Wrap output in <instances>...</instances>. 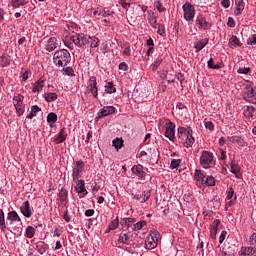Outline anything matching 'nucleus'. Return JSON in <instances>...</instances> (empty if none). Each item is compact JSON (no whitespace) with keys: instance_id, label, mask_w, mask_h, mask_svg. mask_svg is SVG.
Returning <instances> with one entry per match:
<instances>
[{"instance_id":"473e14b6","label":"nucleus","mask_w":256,"mask_h":256,"mask_svg":"<svg viewBox=\"0 0 256 256\" xmlns=\"http://www.w3.org/2000/svg\"><path fill=\"white\" fill-rule=\"evenodd\" d=\"M35 227L33 226H28L26 227V232H25V237H27V239H33L35 237Z\"/></svg>"},{"instance_id":"a18cd8bd","label":"nucleus","mask_w":256,"mask_h":256,"mask_svg":"<svg viewBox=\"0 0 256 256\" xmlns=\"http://www.w3.org/2000/svg\"><path fill=\"white\" fill-rule=\"evenodd\" d=\"M109 231H115V229H118L119 227V217H116L114 220L110 222L108 225Z\"/></svg>"},{"instance_id":"9d476101","label":"nucleus","mask_w":256,"mask_h":256,"mask_svg":"<svg viewBox=\"0 0 256 256\" xmlns=\"http://www.w3.org/2000/svg\"><path fill=\"white\" fill-rule=\"evenodd\" d=\"M88 91L91 93L94 99H98L99 97V87H97V77L91 76L88 81Z\"/></svg>"},{"instance_id":"72a5a7b5","label":"nucleus","mask_w":256,"mask_h":256,"mask_svg":"<svg viewBox=\"0 0 256 256\" xmlns=\"http://www.w3.org/2000/svg\"><path fill=\"white\" fill-rule=\"evenodd\" d=\"M62 73L63 75H67L68 77H75V70H73V67L65 66L62 67Z\"/></svg>"},{"instance_id":"8fccbe9b","label":"nucleus","mask_w":256,"mask_h":256,"mask_svg":"<svg viewBox=\"0 0 256 256\" xmlns=\"http://www.w3.org/2000/svg\"><path fill=\"white\" fill-rule=\"evenodd\" d=\"M237 73H239V75H249V73H251V68L250 67H239V69L237 70Z\"/></svg>"},{"instance_id":"4be33fe9","label":"nucleus","mask_w":256,"mask_h":256,"mask_svg":"<svg viewBox=\"0 0 256 256\" xmlns=\"http://www.w3.org/2000/svg\"><path fill=\"white\" fill-rule=\"evenodd\" d=\"M67 139V130L65 128H61L57 137L54 139L56 145L63 143Z\"/></svg>"},{"instance_id":"bb28decb","label":"nucleus","mask_w":256,"mask_h":256,"mask_svg":"<svg viewBox=\"0 0 256 256\" xmlns=\"http://www.w3.org/2000/svg\"><path fill=\"white\" fill-rule=\"evenodd\" d=\"M57 45V38L51 37L47 41L46 51H48V53H51V51H55L57 49Z\"/></svg>"},{"instance_id":"e2e57ef3","label":"nucleus","mask_w":256,"mask_h":256,"mask_svg":"<svg viewBox=\"0 0 256 256\" xmlns=\"http://www.w3.org/2000/svg\"><path fill=\"white\" fill-rule=\"evenodd\" d=\"M250 245L256 249V232L250 236Z\"/></svg>"},{"instance_id":"2eb2a0df","label":"nucleus","mask_w":256,"mask_h":256,"mask_svg":"<svg viewBox=\"0 0 256 256\" xmlns=\"http://www.w3.org/2000/svg\"><path fill=\"white\" fill-rule=\"evenodd\" d=\"M74 183H77L75 186V190L77 191L78 195H81L80 197H85L87 195V189L85 188V180H77L74 181Z\"/></svg>"},{"instance_id":"1a4fd4ad","label":"nucleus","mask_w":256,"mask_h":256,"mask_svg":"<svg viewBox=\"0 0 256 256\" xmlns=\"http://www.w3.org/2000/svg\"><path fill=\"white\" fill-rule=\"evenodd\" d=\"M137 237V234L135 233H130V232H126V233H120L119 237H118V243L122 244V245H131V243H133V241H135V238Z\"/></svg>"},{"instance_id":"7c9ffc66","label":"nucleus","mask_w":256,"mask_h":256,"mask_svg":"<svg viewBox=\"0 0 256 256\" xmlns=\"http://www.w3.org/2000/svg\"><path fill=\"white\" fill-rule=\"evenodd\" d=\"M39 111H41V108H39V106H37V105L32 106L31 111H30V113H28L26 118L33 119V117H37V113H39Z\"/></svg>"},{"instance_id":"4d7b16f0","label":"nucleus","mask_w":256,"mask_h":256,"mask_svg":"<svg viewBox=\"0 0 256 256\" xmlns=\"http://www.w3.org/2000/svg\"><path fill=\"white\" fill-rule=\"evenodd\" d=\"M156 29H158L157 30L158 35H161V37H165V35H166L165 34V26H163L162 24H159Z\"/></svg>"},{"instance_id":"c756f323","label":"nucleus","mask_w":256,"mask_h":256,"mask_svg":"<svg viewBox=\"0 0 256 256\" xmlns=\"http://www.w3.org/2000/svg\"><path fill=\"white\" fill-rule=\"evenodd\" d=\"M255 111V106H247V108L244 110V117H247V119H253Z\"/></svg>"},{"instance_id":"09e8293b","label":"nucleus","mask_w":256,"mask_h":256,"mask_svg":"<svg viewBox=\"0 0 256 256\" xmlns=\"http://www.w3.org/2000/svg\"><path fill=\"white\" fill-rule=\"evenodd\" d=\"M208 68L209 69H221V65L215 64V61L213 58H210L207 62Z\"/></svg>"},{"instance_id":"39448f33","label":"nucleus","mask_w":256,"mask_h":256,"mask_svg":"<svg viewBox=\"0 0 256 256\" xmlns=\"http://www.w3.org/2000/svg\"><path fill=\"white\" fill-rule=\"evenodd\" d=\"M200 165L203 169H211V167H215V159L213 153L204 150L200 156Z\"/></svg>"},{"instance_id":"4c0bfd02","label":"nucleus","mask_w":256,"mask_h":256,"mask_svg":"<svg viewBox=\"0 0 256 256\" xmlns=\"http://www.w3.org/2000/svg\"><path fill=\"white\" fill-rule=\"evenodd\" d=\"M0 229L3 232L7 229V225H5V212H3V209H0Z\"/></svg>"},{"instance_id":"dca6fc26","label":"nucleus","mask_w":256,"mask_h":256,"mask_svg":"<svg viewBox=\"0 0 256 256\" xmlns=\"http://www.w3.org/2000/svg\"><path fill=\"white\" fill-rule=\"evenodd\" d=\"M117 109L114 106H104L99 112L98 117H109V115H113Z\"/></svg>"},{"instance_id":"a878e982","label":"nucleus","mask_w":256,"mask_h":256,"mask_svg":"<svg viewBox=\"0 0 256 256\" xmlns=\"http://www.w3.org/2000/svg\"><path fill=\"white\" fill-rule=\"evenodd\" d=\"M11 65V56L7 53H3L0 56V67L5 68Z\"/></svg>"},{"instance_id":"13d9d810","label":"nucleus","mask_w":256,"mask_h":256,"mask_svg":"<svg viewBox=\"0 0 256 256\" xmlns=\"http://www.w3.org/2000/svg\"><path fill=\"white\" fill-rule=\"evenodd\" d=\"M247 45H256V34H253L247 39Z\"/></svg>"},{"instance_id":"aec40b11","label":"nucleus","mask_w":256,"mask_h":256,"mask_svg":"<svg viewBox=\"0 0 256 256\" xmlns=\"http://www.w3.org/2000/svg\"><path fill=\"white\" fill-rule=\"evenodd\" d=\"M221 225V220L215 219L210 226V237L211 239H216L217 237V231L219 229V226Z\"/></svg>"},{"instance_id":"49530a36","label":"nucleus","mask_w":256,"mask_h":256,"mask_svg":"<svg viewBox=\"0 0 256 256\" xmlns=\"http://www.w3.org/2000/svg\"><path fill=\"white\" fill-rule=\"evenodd\" d=\"M154 7L159 13H165V11H167V8H165L163 3H161V0L154 2Z\"/></svg>"},{"instance_id":"b1692460","label":"nucleus","mask_w":256,"mask_h":256,"mask_svg":"<svg viewBox=\"0 0 256 256\" xmlns=\"http://www.w3.org/2000/svg\"><path fill=\"white\" fill-rule=\"evenodd\" d=\"M43 87H45V80L40 78L33 84L32 93H41Z\"/></svg>"},{"instance_id":"cd10ccee","label":"nucleus","mask_w":256,"mask_h":256,"mask_svg":"<svg viewBox=\"0 0 256 256\" xmlns=\"http://www.w3.org/2000/svg\"><path fill=\"white\" fill-rule=\"evenodd\" d=\"M208 43H209V38H204L202 40H199L198 42H195L194 49H196V53H199V51H202V49H205Z\"/></svg>"},{"instance_id":"680f3d73","label":"nucleus","mask_w":256,"mask_h":256,"mask_svg":"<svg viewBox=\"0 0 256 256\" xmlns=\"http://www.w3.org/2000/svg\"><path fill=\"white\" fill-rule=\"evenodd\" d=\"M98 15H101L102 17H109V15H111V12L109 11V9L104 8L98 13Z\"/></svg>"},{"instance_id":"393cba45","label":"nucleus","mask_w":256,"mask_h":256,"mask_svg":"<svg viewBox=\"0 0 256 256\" xmlns=\"http://www.w3.org/2000/svg\"><path fill=\"white\" fill-rule=\"evenodd\" d=\"M240 256H256V248L253 246L242 247L240 250Z\"/></svg>"},{"instance_id":"5fc2aeb1","label":"nucleus","mask_w":256,"mask_h":256,"mask_svg":"<svg viewBox=\"0 0 256 256\" xmlns=\"http://www.w3.org/2000/svg\"><path fill=\"white\" fill-rule=\"evenodd\" d=\"M179 165H181V159H172L170 164L172 169H178Z\"/></svg>"},{"instance_id":"f704fd0d","label":"nucleus","mask_w":256,"mask_h":256,"mask_svg":"<svg viewBox=\"0 0 256 256\" xmlns=\"http://www.w3.org/2000/svg\"><path fill=\"white\" fill-rule=\"evenodd\" d=\"M7 219L9 221H18V222H21V217H19V214H17V211H11L8 213V216H7Z\"/></svg>"},{"instance_id":"423d86ee","label":"nucleus","mask_w":256,"mask_h":256,"mask_svg":"<svg viewBox=\"0 0 256 256\" xmlns=\"http://www.w3.org/2000/svg\"><path fill=\"white\" fill-rule=\"evenodd\" d=\"M161 237V234L157 230H152L150 235L145 240V248L146 249H155L157 245L159 244V238Z\"/></svg>"},{"instance_id":"6e6d98bb","label":"nucleus","mask_w":256,"mask_h":256,"mask_svg":"<svg viewBox=\"0 0 256 256\" xmlns=\"http://www.w3.org/2000/svg\"><path fill=\"white\" fill-rule=\"evenodd\" d=\"M126 0H118L119 5L126 11H129V7H131V3L125 2Z\"/></svg>"},{"instance_id":"7ed1b4c3","label":"nucleus","mask_w":256,"mask_h":256,"mask_svg":"<svg viewBox=\"0 0 256 256\" xmlns=\"http://www.w3.org/2000/svg\"><path fill=\"white\" fill-rule=\"evenodd\" d=\"M178 138L181 139V141H184V147H193V145L195 144V138L193 137V129H191V127H179Z\"/></svg>"},{"instance_id":"de8ad7c7","label":"nucleus","mask_w":256,"mask_h":256,"mask_svg":"<svg viewBox=\"0 0 256 256\" xmlns=\"http://www.w3.org/2000/svg\"><path fill=\"white\" fill-rule=\"evenodd\" d=\"M29 75H31V70H26L24 68L21 69L20 77L22 78V81H27V79H29Z\"/></svg>"},{"instance_id":"3c124183","label":"nucleus","mask_w":256,"mask_h":256,"mask_svg":"<svg viewBox=\"0 0 256 256\" xmlns=\"http://www.w3.org/2000/svg\"><path fill=\"white\" fill-rule=\"evenodd\" d=\"M48 123H57V115L55 112H50L47 116Z\"/></svg>"},{"instance_id":"6e6552de","label":"nucleus","mask_w":256,"mask_h":256,"mask_svg":"<svg viewBox=\"0 0 256 256\" xmlns=\"http://www.w3.org/2000/svg\"><path fill=\"white\" fill-rule=\"evenodd\" d=\"M182 9L184 11L185 21L192 24L195 19V7H193V5L190 3H186L182 6Z\"/></svg>"},{"instance_id":"774afa93","label":"nucleus","mask_w":256,"mask_h":256,"mask_svg":"<svg viewBox=\"0 0 256 256\" xmlns=\"http://www.w3.org/2000/svg\"><path fill=\"white\" fill-rule=\"evenodd\" d=\"M227 25L228 27H235V19H233V17H229Z\"/></svg>"},{"instance_id":"338daca9","label":"nucleus","mask_w":256,"mask_h":256,"mask_svg":"<svg viewBox=\"0 0 256 256\" xmlns=\"http://www.w3.org/2000/svg\"><path fill=\"white\" fill-rule=\"evenodd\" d=\"M225 237H227V231L223 230L220 234V237H219V243H223V241H225Z\"/></svg>"},{"instance_id":"37998d69","label":"nucleus","mask_w":256,"mask_h":256,"mask_svg":"<svg viewBox=\"0 0 256 256\" xmlns=\"http://www.w3.org/2000/svg\"><path fill=\"white\" fill-rule=\"evenodd\" d=\"M112 145H113V147H115V150H116V151H119V149H121V147H123V139H121V138H115V139L112 141Z\"/></svg>"},{"instance_id":"20e7f679","label":"nucleus","mask_w":256,"mask_h":256,"mask_svg":"<svg viewBox=\"0 0 256 256\" xmlns=\"http://www.w3.org/2000/svg\"><path fill=\"white\" fill-rule=\"evenodd\" d=\"M244 89L242 92V97L244 101H247V103H252L253 105L256 104V91L253 89V86H251V82L249 80H246V84H243Z\"/></svg>"},{"instance_id":"c03bdc74","label":"nucleus","mask_w":256,"mask_h":256,"mask_svg":"<svg viewBox=\"0 0 256 256\" xmlns=\"http://www.w3.org/2000/svg\"><path fill=\"white\" fill-rule=\"evenodd\" d=\"M206 187H215V177L208 176L206 177L204 184Z\"/></svg>"},{"instance_id":"864d4df0","label":"nucleus","mask_w":256,"mask_h":256,"mask_svg":"<svg viewBox=\"0 0 256 256\" xmlns=\"http://www.w3.org/2000/svg\"><path fill=\"white\" fill-rule=\"evenodd\" d=\"M148 21H149L151 27H153V29H157V27L159 25V23H157V17L152 16V17L148 18Z\"/></svg>"},{"instance_id":"4468645a","label":"nucleus","mask_w":256,"mask_h":256,"mask_svg":"<svg viewBox=\"0 0 256 256\" xmlns=\"http://www.w3.org/2000/svg\"><path fill=\"white\" fill-rule=\"evenodd\" d=\"M20 212L24 217L29 219L33 215V210L31 209V204L29 201H25L21 206H20Z\"/></svg>"},{"instance_id":"f8f14e48","label":"nucleus","mask_w":256,"mask_h":256,"mask_svg":"<svg viewBox=\"0 0 256 256\" xmlns=\"http://www.w3.org/2000/svg\"><path fill=\"white\" fill-rule=\"evenodd\" d=\"M195 24L198 27V29H203L204 31H208V29H211V23L207 22V19L203 14H199L196 17Z\"/></svg>"},{"instance_id":"c9c22d12","label":"nucleus","mask_w":256,"mask_h":256,"mask_svg":"<svg viewBox=\"0 0 256 256\" xmlns=\"http://www.w3.org/2000/svg\"><path fill=\"white\" fill-rule=\"evenodd\" d=\"M229 45L230 47H241V41L239 40V38H237V36L233 35L230 39H229Z\"/></svg>"},{"instance_id":"ddd939ff","label":"nucleus","mask_w":256,"mask_h":256,"mask_svg":"<svg viewBox=\"0 0 256 256\" xmlns=\"http://www.w3.org/2000/svg\"><path fill=\"white\" fill-rule=\"evenodd\" d=\"M165 137L169 139L170 141H175V123L168 120V123H166V131H165Z\"/></svg>"},{"instance_id":"6ab92c4d","label":"nucleus","mask_w":256,"mask_h":256,"mask_svg":"<svg viewBox=\"0 0 256 256\" xmlns=\"http://www.w3.org/2000/svg\"><path fill=\"white\" fill-rule=\"evenodd\" d=\"M69 195V192L65 188H61V190L58 193L59 201L61 202V205L64 207H67V204L69 203V199L67 198Z\"/></svg>"},{"instance_id":"ea45409f","label":"nucleus","mask_w":256,"mask_h":256,"mask_svg":"<svg viewBox=\"0 0 256 256\" xmlns=\"http://www.w3.org/2000/svg\"><path fill=\"white\" fill-rule=\"evenodd\" d=\"M105 91L111 95V93H117V88H115V84H113V82H108L105 85Z\"/></svg>"},{"instance_id":"412c9836","label":"nucleus","mask_w":256,"mask_h":256,"mask_svg":"<svg viewBox=\"0 0 256 256\" xmlns=\"http://www.w3.org/2000/svg\"><path fill=\"white\" fill-rule=\"evenodd\" d=\"M151 197V190L144 191L142 194L134 195V199L136 201H140V203H145V201H149Z\"/></svg>"},{"instance_id":"79ce46f5","label":"nucleus","mask_w":256,"mask_h":256,"mask_svg":"<svg viewBox=\"0 0 256 256\" xmlns=\"http://www.w3.org/2000/svg\"><path fill=\"white\" fill-rule=\"evenodd\" d=\"M45 101H47V103H53V101H57V93H47L45 95Z\"/></svg>"},{"instance_id":"58836bf2","label":"nucleus","mask_w":256,"mask_h":256,"mask_svg":"<svg viewBox=\"0 0 256 256\" xmlns=\"http://www.w3.org/2000/svg\"><path fill=\"white\" fill-rule=\"evenodd\" d=\"M121 47L124 49L123 55L130 57L131 56V44L129 42H124Z\"/></svg>"},{"instance_id":"0eeeda50","label":"nucleus","mask_w":256,"mask_h":256,"mask_svg":"<svg viewBox=\"0 0 256 256\" xmlns=\"http://www.w3.org/2000/svg\"><path fill=\"white\" fill-rule=\"evenodd\" d=\"M23 99H25L24 95L19 93H15L13 97L14 107L18 117H21L25 113V104H23Z\"/></svg>"},{"instance_id":"bf43d9fd","label":"nucleus","mask_w":256,"mask_h":256,"mask_svg":"<svg viewBox=\"0 0 256 256\" xmlns=\"http://www.w3.org/2000/svg\"><path fill=\"white\" fill-rule=\"evenodd\" d=\"M205 127L208 129V131H215V124L211 121L205 122Z\"/></svg>"},{"instance_id":"a19ab883","label":"nucleus","mask_w":256,"mask_h":256,"mask_svg":"<svg viewBox=\"0 0 256 256\" xmlns=\"http://www.w3.org/2000/svg\"><path fill=\"white\" fill-rule=\"evenodd\" d=\"M147 225V222L145 220L138 221L136 224L133 225L132 231H141L143 227Z\"/></svg>"},{"instance_id":"69168bd1","label":"nucleus","mask_w":256,"mask_h":256,"mask_svg":"<svg viewBox=\"0 0 256 256\" xmlns=\"http://www.w3.org/2000/svg\"><path fill=\"white\" fill-rule=\"evenodd\" d=\"M63 219H64V221H66V223H69L71 221V215H69V211L68 210H66L64 212Z\"/></svg>"},{"instance_id":"0e129e2a","label":"nucleus","mask_w":256,"mask_h":256,"mask_svg":"<svg viewBox=\"0 0 256 256\" xmlns=\"http://www.w3.org/2000/svg\"><path fill=\"white\" fill-rule=\"evenodd\" d=\"M233 195H235V190H233V187H230L229 190L227 191V199H233Z\"/></svg>"},{"instance_id":"052dcab7","label":"nucleus","mask_w":256,"mask_h":256,"mask_svg":"<svg viewBox=\"0 0 256 256\" xmlns=\"http://www.w3.org/2000/svg\"><path fill=\"white\" fill-rule=\"evenodd\" d=\"M118 69L120 71H128L129 70V65H127L125 62H121L118 66Z\"/></svg>"},{"instance_id":"f03ea898","label":"nucleus","mask_w":256,"mask_h":256,"mask_svg":"<svg viewBox=\"0 0 256 256\" xmlns=\"http://www.w3.org/2000/svg\"><path fill=\"white\" fill-rule=\"evenodd\" d=\"M53 63L56 67H67L71 63V53L67 49L55 51L53 55Z\"/></svg>"},{"instance_id":"a211bd4d","label":"nucleus","mask_w":256,"mask_h":256,"mask_svg":"<svg viewBox=\"0 0 256 256\" xmlns=\"http://www.w3.org/2000/svg\"><path fill=\"white\" fill-rule=\"evenodd\" d=\"M230 171L233 173V175H235L236 179H241L243 177V174L241 173V166L235 163V161L231 162Z\"/></svg>"},{"instance_id":"e433bc0d","label":"nucleus","mask_w":256,"mask_h":256,"mask_svg":"<svg viewBox=\"0 0 256 256\" xmlns=\"http://www.w3.org/2000/svg\"><path fill=\"white\" fill-rule=\"evenodd\" d=\"M29 3V0H12L11 5L12 7H15V9H18V7H23V5H27Z\"/></svg>"},{"instance_id":"603ef678","label":"nucleus","mask_w":256,"mask_h":256,"mask_svg":"<svg viewBox=\"0 0 256 256\" xmlns=\"http://www.w3.org/2000/svg\"><path fill=\"white\" fill-rule=\"evenodd\" d=\"M100 51L101 53H103V55H106V53H109V43L107 41H104L101 44Z\"/></svg>"},{"instance_id":"f3484780","label":"nucleus","mask_w":256,"mask_h":256,"mask_svg":"<svg viewBox=\"0 0 256 256\" xmlns=\"http://www.w3.org/2000/svg\"><path fill=\"white\" fill-rule=\"evenodd\" d=\"M131 171L134 175H136V177H139L140 179H144V177L147 175V172L143 171V165L141 164L134 165L131 168Z\"/></svg>"},{"instance_id":"2f4dec72","label":"nucleus","mask_w":256,"mask_h":256,"mask_svg":"<svg viewBox=\"0 0 256 256\" xmlns=\"http://www.w3.org/2000/svg\"><path fill=\"white\" fill-rule=\"evenodd\" d=\"M36 251H38V253H40V255H43V253H45L47 251V244H45V242H43V241L37 242Z\"/></svg>"},{"instance_id":"c85d7f7f","label":"nucleus","mask_w":256,"mask_h":256,"mask_svg":"<svg viewBox=\"0 0 256 256\" xmlns=\"http://www.w3.org/2000/svg\"><path fill=\"white\" fill-rule=\"evenodd\" d=\"M245 9V2L244 0H235V15L239 16L241 13H243V10Z\"/></svg>"},{"instance_id":"f257e3e1","label":"nucleus","mask_w":256,"mask_h":256,"mask_svg":"<svg viewBox=\"0 0 256 256\" xmlns=\"http://www.w3.org/2000/svg\"><path fill=\"white\" fill-rule=\"evenodd\" d=\"M87 43H90V47L92 48L99 47V38L80 33L67 36L64 40V44L68 47V49H74V45H76V47H83L87 45Z\"/></svg>"},{"instance_id":"5701e85b","label":"nucleus","mask_w":256,"mask_h":256,"mask_svg":"<svg viewBox=\"0 0 256 256\" xmlns=\"http://www.w3.org/2000/svg\"><path fill=\"white\" fill-rule=\"evenodd\" d=\"M206 177L207 176L205 175V172H203V170H195L194 179L200 185H204L205 184Z\"/></svg>"},{"instance_id":"9b49d317","label":"nucleus","mask_w":256,"mask_h":256,"mask_svg":"<svg viewBox=\"0 0 256 256\" xmlns=\"http://www.w3.org/2000/svg\"><path fill=\"white\" fill-rule=\"evenodd\" d=\"M85 170V162L83 160L76 161V167L73 168L72 179L73 181H79L81 179V173Z\"/></svg>"}]
</instances>
